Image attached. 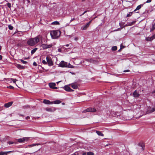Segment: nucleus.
I'll return each mask as SVG.
<instances>
[{"label":"nucleus","instance_id":"nucleus-1","mask_svg":"<svg viewBox=\"0 0 155 155\" xmlns=\"http://www.w3.org/2000/svg\"><path fill=\"white\" fill-rule=\"evenodd\" d=\"M39 41V39L38 37H36L34 38H31L28 40L27 41V44L29 46H33Z\"/></svg>","mask_w":155,"mask_h":155},{"label":"nucleus","instance_id":"nucleus-2","mask_svg":"<svg viewBox=\"0 0 155 155\" xmlns=\"http://www.w3.org/2000/svg\"><path fill=\"white\" fill-rule=\"evenodd\" d=\"M50 34L52 38L55 39L60 36L61 32L58 30H54L51 31Z\"/></svg>","mask_w":155,"mask_h":155},{"label":"nucleus","instance_id":"nucleus-3","mask_svg":"<svg viewBox=\"0 0 155 155\" xmlns=\"http://www.w3.org/2000/svg\"><path fill=\"white\" fill-rule=\"evenodd\" d=\"M46 58L48 65L49 66H52L53 65V63L51 58L50 57L47 56Z\"/></svg>","mask_w":155,"mask_h":155},{"label":"nucleus","instance_id":"nucleus-4","mask_svg":"<svg viewBox=\"0 0 155 155\" xmlns=\"http://www.w3.org/2000/svg\"><path fill=\"white\" fill-rule=\"evenodd\" d=\"M96 111V110L95 109L93 108H89L83 110V112L86 113L87 112H95Z\"/></svg>","mask_w":155,"mask_h":155},{"label":"nucleus","instance_id":"nucleus-5","mask_svg":"<svg viewBox=\"0 0 155 155\" xmlns=\"http://www.w3.org/2000/svg\"><path fill=\"white\" fill-rule=\"evenodd\" d=\"M45 110L48 112H54L56 110V108L53 107H46L45 108Z\"/></svg>","mask_w":155,"mask_h":155},{"label":"nucleus","instance_id":"nucleus-6","mask_svg":"<svg viewBox=\"0 0 155 155\" xmlns=\"http://www.w3.org/2000/svg\"><path fill=\"white\" fill-rule=\"evenodd\" d=\"M29 139V138L27 137H24L22 138L19 139L18 140V141L20 143H23L25 141H28Z\"/></svg>","mask_w":155,"mask_h":155},{"label":"nucleus","instance_id":"nucleus-7","mask_svg":"<svg viewBox=\"0 0 155 155\" xmlns=\"http://www.w3.org/2000/svg\"><path fill=\"white\" fill-rule=\"evenodd\" d=\"M110 114L111 115L114 117H117L120 115L119 113L115 112L114 111L112 110H111L110 111Z\"/></svg>","mask_w":155,"mask_h":155},{"label":"nucleus","instance_id":"nucleus-8","mask_svg":"<svg viewBox=\"0 0 155 155\" xmlns=\"http://www.w3.org/2000/svg\"><path fill=\"white\" fill-rule=\"evenodd\" d=\"M67 62L62 61L60 62L58 66L61 67H66L67 66Z\"/></svg>","mask_w":155,"mask_h":155},{"label":"nucleus","instance_id":"nucleus-9","mask_svg":"<svg viewBox=\"0 0 155 155\" xmlns=\"http://www.w3.org/2000/svg\"><path fill=\"white\" fill-rule=\"evenodd\" d=\"M71 86L74 89H77L78 88L79 85L76 82L74 83L70 84Z\"/></svg>","mask_w":155,"mask_h":155},{"label":"nucleus","instance_id":"nucleus-10","mask_svg":"<svg viewBox=\"0 0 155 155\" xmlns=\"http://www.w3.org/2000/svg\"><path fill=\"white\" fill-rule=\"evenodd\" d=\"M52 45H46L45 44H42L41 45V47L44 49L49 48L51 47Z\"/></svg>","mask_w":155,"mask_h":155},{"label":"nucleus","instance_id":"nucleus-11","mask_svg":"<svg viewBox=\"0 0 155 155\" xmlns=\"http://www.w3.org/2000/svg\"><path fill=\"white\" fill-rule=\"evenodd\" d=\"M55 83H50L49 84V86L50 88L54 89H58V88L55 86Z\"/></svg>","mask_w":155,"mask_h":155},{"label":"nucleus","instance_id":"nucleus-12","mask_svg":"<svg viewBox=\"0 0 155 155\" xmlns=\"http://www.w3.org/2000/svg\"><path fill=\"white\" fill-rule=\"evenodd\" d=\"M64 89L67 91H73L74 90L68 86L66 85L64 87Z\"/></svg>","mask_w":155,"mask_h":155},{"label":"nucleus","instance_id":"nucleus-13","mask_svg":"<svg viewBox=\"0 0 155 155\" xmlns=\"http://www.w3.org/2000/svg\"><path fill=\"white\" fill-rule=\"evenodd\" d=\"M43 103L47 104H53V102H51L49 100L46 99H44L43 100Z\"/></svg>","mask_w":155,"mask_h":155},{"label":"nucleus","instance_id":"nucleus-14","mask_svg":"<svg viewBox=\"0 0 155 155\" xmlns=\"http://www.w3.org/2000/svg\"><path fill=\"white\" fill-rule=\"evenodd\" d=\"M13 152V151L6 152L1 151L0 152V155H7L8 153L12 152Z\"/></svg>","mask_w":155,"mask_h":155},{"label":"nucleus","instance_id":"nucleus-15","mask_svg":"<svg viewBox=\"0 0 155 155\" xmlns=\"http://www.w3.org/2000/svg\"><path fill=\"white\" fill-rule=\"evenodd\" d=\"M13 102H10L6 103L4 104V106L6 108H8L11 106L13 104Z\"/></svg>","mask_w":155,"mask_h":155},{"label":"nucleus","instance_id":"nucleus-16","mask_svg":"<svg viewBox=\"0 0 155 155\" xmlns=\"http://www.w3.org/2000/svg\"><path fill=\"white\" fill-rule=\"evenodd\" d=\"M85 60L86 61L93 63H95L97 62L96 61L92 59H87Z\"/></svg>","mask_w":155,"mask_h":155},{"label":"nucleus","instance_id":"nucleus-17","mask_svg":"<svg viewBox=\"0 0 155 155\" xmlns=\"http://www.w3.org/2000/svg\"><path fill=\"white\" fill-rule=\"evenodd\" d=\"M89 26V25L87 23L86 25H83L81 27V29L82 30H85Z\"/></svg>","mask_w":155,"mask_h":155},{"label":"nucleus","instance_id":"nucleus-18","mask_svg":"<svg viewBox=\"0 0 155 155\" xmlns=\"http://www.w3.org/2000/svg\"><path fill=\"white\" fill-rule=\"evenodd\" d=\"M155 111V108H149L148 110H147V113H150L153 112Z\"/></svg>","mask_w":155,"mask_h":155},{"label":"nucleus","instance_id":"nucleus-19","mask_svg":"<svg viewBox=\"0 0 155 155\" xmlns=\"http://www.w3.org/2000/svg\"><path fill=\"white\" fill-rule=\"evenodd\" d=\"M155 111V108H149L148 110H147V113H150L153 112Z\"/></svg>","mask_w":155,"mask_h":155},{"label":"nucleus","instance_id":"nucleus-20","mask_svg":"<svg viewBox=\"0 0 155 155\" xmlns=\"http://www.w3.org/2000/svg\"><path fill=\"white\" fill-rule=\"evenodd\" d=\"M154 39V36L153 35L151 37H147L146 38V40L147 41H151Z\"/></svg>","mask_w":155,"mask_h":155},{"label":"nucleus","instance_id":"nucleus-21","mask_svg":"<svg viewBox=\"0 0 155 155\" xmlns=\"http://www.w3.org/2000/svg\"><path fill=\"white\" fill-rule=\"evenodd\" d=\"M133 95L134 97H138L139 96V94L137 92L136 90L133 93Z\"/></svg>","mask_w":155,"mask_h":155},{"label":"nucleus","instance_id":"nucleus-22","mask_svg":"<svg viewBox=\"0 0 155 155\" xmlns=\"http://www.w3.org/2000/svg\"><path fill=\"white\" fill-rule=\"evenodd\" d=\"M16 66L19 69H24L25 68L23 66L19 64H17Z\"/></svg>","mask_w":155,"mask_h":155},{"label":"nucleus","instance_id":"nucleus-23","mask_svg":"<svg viewBox=\"0 0 155 155\" xmlns=\"http://www.w3.org/2000/svg\"><path fill=\"white\" fill-rule=\"evenodd\" d=\"M96 132L99 136H104V135L101 131L96 130Z\"/></svg>","mask_w":155,"mask_h":155},{"label":"nucleus","instance_id":"nucleus-24","mask_svg":"<svg viewBox=\"0 0 155 155\" xmlns=\"http://www.w3.org/2000/svg\"><path fill=\"white\" fill-rule=\"evenodd\" d=\"M143 5H140L138 6L134 10V12H136L137 10L140 9L141 8L142 6Z\"/></svg>","mask_w":155,"mask_h":155},{"label":"nucleus","instance_id":"nucleus-25","mask_svg":"<svg viewBox=\"0 0 155 155\" xmlns=\"http://www.w3.org/2000/svg\"><path fill=\"white\" fill-rule=\"evenodd\" d=\"M11 80L14 83H15L17 81L16 79L13 78H9L8 80V81H10Z\"/></svg>","mask_w":155,"mask_h":155},{"label":"nucleus","instance_id":"nucleus-26","mask_svg":"<svg viewBox=\"0 0 155 155\" xmlns=\"http://www.w3.org/2000/svg\"><path fill=\"white\" fill-rule=\"evenodd\" d=\"M67 66H66V67H68L70 68H74V67L72 66V65H71L70 63L68 64L67 63Z\"/></svg>","mask_w":155,"mask_h":155},{"label":"nucleus","instance_id":"nucleus-27","mask_svg":"<svg viewBox=\"0 0 155 155\" xmlns=\"http://www.w3.org/2000/svg\"><path fill=\"white\" fill-rule=\"evenodd\" d=\"M40 145V144L39 143H35V144H34L29 145H28V147H34V146H36V145Z\"/></svg>","mask_w":155,"mask_h":155},{"label":"nucleus","instance_id":"nucleus-28","mask_svg":"<svg viewBox=\"0 0 155 155\" xmlns=\"http://www.w3.org/2000/svg\"><path fill=\"white\" fill-rule=\"evenodd\" d=\"M61 103V101L59 100H56L53 102V103L55 104H58Z\"/></svg>","mask_w":155,"mask_h":155},{"label":"nucleus","instance_id":"nucleus-29","mask_svg":"<svg viewBox=\"0 0 155 155\" xmlns=\"http://www.w3.org/2000/svg\"><path fill=\"white\" fill-rule=\"evenodd\" d=\"M38 48H35L33 50L31 51V53L32 54H33L37 50Z\"/></svg>","mask_w":155,"mask_h":155},{"label":"nucleus","instance_id":"nucleus-30","mask_svg":"<svg viewBox=\"0 0 155 155\" xmlns=\"http://www.w3.org/2000/svg\"><path fill=\"white\" fill-rule=\"evenodd\" d=\"M136 22V21H133L130 23H128V25L129 26H131L134 24Z\"/></svg>","mask_w":155,"mask_h":155},{"label":"nucleus","instance_id":"nucleus-31","mask_svg":"<svg viewBox=\"0 0 155 155\" xmlns=\"http://www.w3.org/2000/svg\"><path fill=\"white\" fill-rule=\"evenodd\" d=\"M74 20H77L78 21L79 20V18L78 17H77V18H72L71 20L70 21V22H71L72 21Z\"/></svg>","mask_w":155,"mask_h":155},{"label":"nucleus","instance_id":"nucleus-32","mask_svg":"<svg viewBox=\"0 0 155 155\" xmlns=\"http://www.w3.org/2000/svg\"><path fill=\"white\" fill-rule=\"evenodd\" d=\"M155 29V23L152 25V28L150 30V31H153Z\"/></svg>","mask_w":155,"mask_h":155},{"label":"nucleus","instance_id":"nucleus-33","mask_svg":"<svg viewBox=\"0 0 155 155\" xmlns=\"http://www.w3.org/2000/svg\"><path fill=\"white\" fill-rule=\"evenodd\" d=\"M117 49V47L116 46H114L112 48V50L113 51H115Z\"/></svg>","mask_w":155,"mask_h":155},{"label":"nucleus","instance_id":"nucleus-34","mask_svg":"<svg viewBox=\"0 0 155 155\" xmlns=\"http://www.w3.org/2000/svg\"><path fill=\"white\" fill-rule=\"evenodd\" d=\"M52 24L54 25H58L59 24V23L58 21H55L52 22Z\"/></svg>","mask_w":155,"mask_h":155},{"label":"nucleus","instance_id":"nucleus-35","mask_svg":"<svg viewBox=\"0 0 155 155\" xmlns=\"http://www.w3.org/2000/svg\"><path fill=\"white\" fill-rule=\"evenodd\" d=\"M19 60L20 61H21L24 64H26L27 63V61H24L22 59H20Z\"/></svg>","mask_w":155,"mask_h":155},{"label":"nucleus","instance_id":"nucleus-36","mask_svg":"<svg viewBox=\"0 0 155 155\" xmlns=\"http://www.w3.org/2000/svg\"><path fill=\"white\" fill-rule=\"evenodd\" d=\"M125 24V23L123 22H121L119 24V25L120 27H122Z\"/></svg>","mask_w":155,"mask_h":155},{"label":"nucleus","instance_id":"nucleus-37","mask_svg":"<svg viewBox=\"0 0 155 155\" xmlns=\"http://www.w3.org/2000/svg\"><path fill=\"white\" fill-rule=\"evenodd\" d=\"M94 153L92 152H88L87 153V155H94Z\"/></svg>","mask_w":155,"mask_h":155},{"label":"nucleus","instance_id":"nucleus-38","mask_svg":"<svg viewBox=\"0 0 155 155\" xmlns=\"http://www.w3.org/2000/svg\"><path fill=\"white\" fill-rule=\"evenodd\" d=\"M8 28L10 30H12L13 28V27L11 25H9L8 26Z\"/></svg>","mask_w":155,"mask_h":155},{"label":"nucleus","instance_id":"nucleus-39","mask_svg":"<svg viewBox=\"0 0 155 155\" xmlns=\"http://www.w3.org/2000/svg\"><path fill=\"white\" fill-rule=\"evenodd\" d=\"M7 87L8 88H10V89H13L14 88V87L13 86H11V85H10V86H8Z\"/></svg>","mask_w":155,"mask_h":155},{"label":"nucleus","instance_id":"nucleus-40","mask_svg":"<svg viewBox=\"0 0 155 155\" xmlns=\"http://www.w3.org/2000/svg\"><path fill=\"white\" fill-rule=\"evenodd\" d=\"M125 47V46H124L122 44H121L120 46V49H122L124 48Z\"/></svg>","mask_w":155,"mask_h":155},{"label":"nucleus","instance_id":"nucleus-41","mask_svg":"<svg viewBox=\"0 0 155 155\" xmlns=\"http://www.w3.org/2000/svg\"><path fill=\"white\" fill-rule=\"evenodd\" d=\"M42 63H43V64H47V61H45V60H44L42 61Z\"/></svg>","mask_w":155,"mask_h":155},{"label":"nucleus","instance_id":"nucleus-42","mask_svg":"<svg viewBox=\"0 0 155 155\" xmlns=\"http://www.w3.org/2000/svg\"><path fill=\"white\" fill-rule=\"evenodd\" d=\"M132 12H130L129 14H128L127 15V17H130L132 14Z\"/></svg>","mask_w":155,"mask_h":155},{"label":"nucleus","instance_id":"nucleus-43","mask_svg":"<svg viewBox=\"0 0 155 155\" xmlns=\"http://www.w3.org/2000/svg\"><path fill=\"white\" fill-rule=\"evenodd\" d=\"M7 6H8V8H10L11 7V4L9 2L8 3Z\"/></svg>","mask_w":155,"mask_h":155},{"label":"nucleus","instance_id":"nucleus-44","mask_svg":"<svg viewBox=\"0 0 155 155\" xmlns=\"http://www.w3.org/2000/svg\"><path fill=\"white\" fill-rule=\"evenodd\" d=\"M8 144H9L10 145L14 143V142H13V141H9V142H8Z\"/></svg>","mask_w":155,"mask_h":155},{"label":"nucleus","instance_id":"nucleus-45","mask_svg":"<svg viewBox=\"0 0 155 155\" xmlns=\"http://www.w3.org/2000/svg\"><path fill=\"white\" fill-rule=\"evenodd\" d=\"M87 12V11H85L82 14L80 15V16H82V15H84V14H85V13H86Z\"/></svg>","mask_w":155,"mask_h":155},{"label":"nucleus","instance_id":"nucleus-46","mask_svg":"<svg viewBox=\"0 0 155 155\" xmlns=\"http://www.w3.org/2000/svg\"><path fill=\"white\" fill-rule=\"evenodd\" d=\"M151 1V0H147L146 1V3H150V2Z\"/></svg>","mask_w":155,"mask_h":155},{"label":"nucleus","instance_id":"nucleus-47","mask_svg":"<svg viewBox=\"0 0 155 155\" xmlns=\"http://www.w3.org/2000/svg\"><path fill=\"white\" fill-rule=\"evenodd\" d=\"M92 20L88 22L87 23V24L89 26Z\"/></svg>","mask_w":155,"mask_h":155},{"label":"nucleus","instance_id":"nucleus-48","mask_svg":"<svg viewBox=\"0 0 155 155\" xmlns=\"http://www.w3.org/2000/svg\"><path fill=\"white\" fill-rule=\"evenodd\" d=\"M120 28H118V29H116V30H114L113 31H119V30H120Z\"/></svg>","mask_w":155,"mask_h":155},{"label":"nucleus","instance_id":"nucleus-49","mask_svg":"<svg viewBox=\"0 0 155 155\" xmlns=\"http://www.w3.org/2000/svg\"><path fill=\"white\" fill-rule=\"evenodd\" d=\"M58 51L59 52H61V49L60 48H58Z\"/></svg>","mask_w":155,"mask_h":155},{"label":"nucleus","instance_id":"nucleus-50","mask_svg":"<svg viewBox=\"0 0 155 155\" xmlns=\"http://www.w3.org/2000/svg\"><path fill=\"white\" fill-rule=\"evenodd\" d=\"M33 65L34 66H36L37 65V64L35 62H34L33 63Z\"/></svg>","mask_w":155,"mask_h":155},{"label":"nucleus","instance_id":"nucleus-51","mask_svg":"<svg viewBox=\"0 0 155 155\" xmlns=\"http://www.w3.org/2000/svg\"><path fill=\"white\" fill-rule=\"evenodd\" d=\"M128 25V24H127L126 25H124V26L122 27L121 28H123L124 27H126V26H129Z\"/></svg>","mask_w":155,"mask_h":155},{"label":"nucleus","instance_id":"nucleus-52","mask_svg":"<svg viewBox=\"0 0 155 155\" xmlns=\"http://www.w3.org/2000/svg\"><path fill=\"white\" fill-rule=\"evenodd\" d=\"M30 118V117L28 116H27V117H26V119H29V118Z\"/></svg>","mask_w":155,"mask_h":155},{"label":"nucleus","instance_id":"nucleus-53","mask_svg":"<svg viewBox=\"0 0 155 155\" xmlns=\"http://www.w3.org/2000/svg\"><path fill=\"white\" fill-rule=\"evenodd\" d=\"M87 154L86 153V152H84L83 153L82 155H86Z\"/></svg>","mask_w":155,"mask_h":155},{"label":"nucleus","instance_id":"nucleus-54","mask_svg":"<svg viewBox=\"0 0 155 155\" xmlns=\"http://www.w3.org/2000/svg\"><path fill=\"white\" fill-rule=\"evenodd\" d=\"M129 71V70H127L124 71V72H128Z\"/></svg>","mask_w":155,"mask_h":155},{"label":"nucleus","instance_id":"nucleus-55","mask_svg":"<svg viewBox=\"0 0 155 155\" xmlns=\"http://www.w3.org/2000/svg\"><path fill=\"white\" fill-rule=\"evenodd\" d=\"M2 58V56L1 55H0V60H1Z\"/></svg>","mask_w":155,"mask_h":155},{"label":"nucleus","instance_id":"nucleus-56","mask_svg":"<svg viewBox=\"0 0 155 155\" xmlns=\"http://www.w3.org/2000/svg\"><path fill=\"white\" fill-rule=\"evenodd\" d=\"M70 44H67V45H65V46H66V47H68V46H69V45H70Z\"/></svg>","mask_w":155,"mask_h":155},{"label":"nucleus","instance_id":"nucleus-57","mask_svg":"<svg viewBox=\"0 0 155 155\" xmlns=\"http://www.w3.org/2000/svg\"><path fill=\"white\" fill-rule=\"evenodd\" d=\"M153 36H154V39L155 38V34L153 35Z\"/></svg>","mask_w":155,"mask_h":155},{"label":"nucleus","instance_id":"nucleus-58","mask_svg":"<svg viewBox=\"0 0 155 155\" xmlns=\"http://www.w3.org/2000/svg\"><path fill=\"white\" fill-rule=\"evenodd\" d=\"M1 48H2V47H1V46H0V50H1Z\"/></svg>","mask_w":155,"mask_h":155},{"label":"nucleus","instance_id":"nucleus-59","mask_svg":"<svg viewBox=\"0 0 155 155\" xmlns=\"http://www.w3.org/2000/svg\"><path fill=\"white\" fill-rule=\"evenodd\" d=\"M27 59V58H24V59Z\"/></svg>","mask_w":155,"mask_h":155},{"label":"nucleus","instance_id":"nucleus-60","mask_svg":"<svg viewBox=\"0 0 155 155\" xmlns=\"http://www.w3.org/2000/svg\"><path fill=\"white\" fill-rule=\"evenodd\" d=\"M21 115V116H23V115Z\"/></svg>","mask_w":155,"mask_h":155},{"label":"nucleus","instance_id":"nucleus-61","mask_svg":"<svg viewBox=\"0 0 155 155\" xmlns=\"http://www.w3.org/2000/svg\"><path fill=\"white\" fill-rule=\"evenodd\" d=\"M85 0H82V1H85Z\"/></svg>","mask_w":155,"mask_h":155},{"label":"nucleus","instance_id":"nucleus-62","mask_svg":"<svg viewBox=\"0 0 155 155\" xmlns=\"http://www.w3.org/2000/svg\"><path fill=\"white\" fill-rule=\"evenodd\" d=\"M153 92H153H154V93H155V91L154 92Z\"/></svg>","mask_w":155,"mask_h":155}]
</instances>
